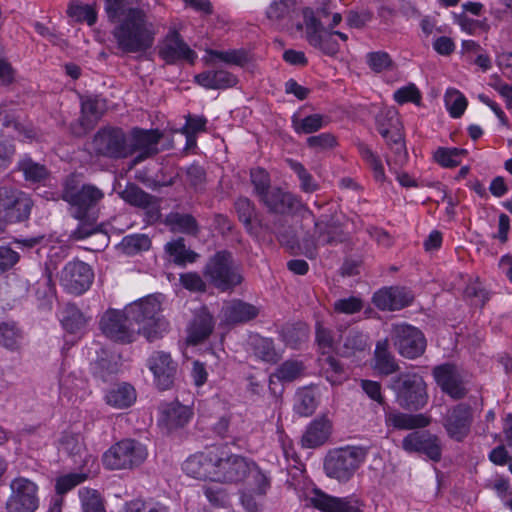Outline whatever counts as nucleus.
<instances>
[{
	"label": "nucleus",
	"instance_id": "f257e3e1",
	"mask_svg": "<svg viewBox=\"0 0 512 512\" xmlns=\"http://www.w3.org/2000/svg\"><path fill=\"white\" fill-rule=\"evenodd\" d=\"M104 9L110 22H118L112 30L117 48L126 54L144 53L155 41L156 27L146 11L139 7L141 0H104Z\"/></svg>",
	"mask_w": 512,
	"mask_h": 512
},
{
	"label": "nucleus",
	"instance_id": "f03ea898",
	"mask_svg": "<svg viewBox=\"0 0 512 512\" xmlns=\"http://www.w3.org/2000/svg\"><path fill=\"white\" fill-rule=\"evenodd\" d=\"M104 193L98 187L85 184L80 188L66 186L63 199L70 204L71 215L79 221L77 228L71 233L74 240H82L92 235H98L99 244L96 250L108 245L109 236L97 225L100 202Z\"/></svg>",
	"mask_w": 512,
	"mask_h": 512
},
{
	"label": "nucleus",
	"instance_id": "7ed1b4c3",
	"mask_svg": "<svg viewBox=\"0 0 512 512\" xmlns=\"http://www.w3.org/2000/svg\"><path fill=\"white\" fill-rule=\"evenodd\" d=\"M124 309L136 327L137 335L142 334L150 342L168 330L169 323L161 314V303L153 296L130 303Z\"/></svg>",
	"mask_w": 512,
	"mask_h": 512
},
{
	"label": "nucleus",
	"instance_id": "20e7f679",
	"mask_svg": "<svg viewBox=\"0 0 512 512\" xmlns=\"http://www.w3.org/2000/svg\"><path fill=\"white\" fill-rule=\"evenodd\" d=\"M331 3H324L314 11L311 8L303 10V18L306 32V40L314 48L319 49L329 56L336 55L339 50V44L333 39V33L326 29V22L329 20Z\"/></svg>",
	"mask_w": 512,
	"mask_h": 512
},
{
	"label": "nucleus",
	"instance_id": "39448f33",
	"mask_svg": "<svg viewBox=\"0 0 512 512\" xmlns=\"http://www.w3.org/2000/svg\"><path fill=\"white\" fill-rule=\"evenodd\" d=\"M389 388L395 395V402L404 410L418 411L428 402L427 384L418 373H399L391 379Z\"/></svg>",
	"mask_w": 512,
	"mask_h": 512
},
{
	"label": "nucleus",
	"instance_id": "423d86ee",
	"mask_svg": "<svg viewBox=\"0 0 512 512\" xmlns=\"http://www.w3.org/2000/svg\"><path fill=\"white\" fill-rule=\"evenodd\" d=\"M203 274L222 292L231 291L243 281L240 265L228 250L217 251L207 261Z\"/></svg>",
	"mask_w": 512,
	"mask_h": 512
},
{
	"label": "nucleus",
	"instance_id": "0eeeda50",
	"mask_svg": "<svg viewBox=\"0 0 512 512\" xmlns=\"http://www.w3.org/2000/svg\"><path fill=\"white\" fill-rule=\"evenodd\" d=\"M368 448L347 446L330 451L324 461V470L328 477L338 481H348L365 461Z\"/></svg>",
	"mask_w": 512,
	"mask_h": 512
},
{
	"label": "nucleus",
	"instance_id": "6e6552de",
	"mask_svg": "<svg viewBox=\"0 0 512 512\" xmlns=\"http://www.w3.org/2000/svg\"><path fill=\"white\" fill-rule=\"evenodd\" d=\"M144 444L134 439H124L112 445L102 457L104 466L110 470L133 469L147 458Z\"/></svg>",
	"mask_w": 512,
	"mask_h": 512
},
{
	"label": "nucleus",
	"instance_id": "1a4fd4ad",
	"mask_svg": "<svg viewBox=\"0 0 512 512\" xmlns=\"http://www.w3.org/2000/svg\"><path fill=\"white\" fill-rule=\"evenodd\" d=\"M315 239L305 238L302 242L303 254L314 259L317 256L318 245H334L345 240L342 225L333 213L323 214L314 223Z\"/></svg>",
	"mask_w": 512,
	"mask_h": 512
},
{
	"label": "nucleus",
	"instance_id": "9d476101",
	"mask_svg": "<svg viewBox=\"0 0 512 512\" xmlns=\"http://www.w3.org/2000/svg\"><path fill=\"white\" fill-rule=\"evenodd\" d=\"M59 262L58 253L49 249L46 260L41 266L42 276L37 280L35 290L36 308L42 318L53 314V306L57 298L53 274L57 270Z\"/></svg>",
	"mask_w": 512,
	"mask_h": 512
},
{
	"label": "nucleus",
	"instance_id": "9b49d317",
	"mask_svg": "<svg viewBox=\"0 0 512 512\" xmlns=\"http://www.w3.org/2000/svg\"><path fill=\"white\" fill-rule=\"evenodd\" d=\"M390 338L397 352L404 358L416 359L423 355L427 341L420 329L407 323H392Z\"/></svg>",
	"mask_w": 512,
	"mask_h": 512
},
{
	"label": "nucleus",
	"instance_id": "f8f14e48",
	"mask_svg": "<svg viewBox=\"0 0 512 512\" xmlns=\"http://www.w3.org/2000/svg\"><path fill=\"white\" fill-rule=\"evenodd\" d=\"M130 147L128 135L118 127L101 128L92 140V148L97 155L114 160L131 156Z\"/></svg>",
	"mask_w": 512,
	"mask_h": 512
},
{
	"label": "nucleus",
	"instance_id": "ddd939ff",
	"mask_svg": "<svg viewBox=\"0 0 512 512\" xmlns=\"http://www.w3.org/2000/svg\"><path fill=\"white\" fill-rule=\"evenodd\" d=\"M99 328L107 338L121 344L132 343L138 336L136 327L128 319L125 309L106 310L100 318Z\"/></svg>",
	"mask_w": 512,
	"mask_h": 512
},
{
	"label": "nucleus",
	"instance_id": "4468645a",
	"mask_svg": "<svg viewBox=\"0 0 512 512\" xmlns=\"http://www.w3.org/2000/svg\"><path fill=\"white\" fill-rule=\"evenodd\" d=\"M94 279L92 268L83 261L68 262L61 271L60 282L66 291L74 295L86 292Z\"/></svg>",
	"mask_w": 512,
	"mask_h": 512
},
{
	"label": "nucleus",
	"instance_id": "2eb2a0df",
	"mask_svg": "<svg viewBox=\"0 0 512 512\" xmlns=\"http://www.w3.org/2000/svg\"><path fill=\"white\" fill-rule=\"evenodd\" d=\"M158 55L168 65H174L182 61L193 64L197 58L196 52L189 47L174 28L168 31L160 43Z\"/></svg>",
	"mask_w": 512,
	"mask_h": 512
},
{
	"label": "nucleus",
	"instance_id": "dca6fc26",
	"mask_svg": "<svg viewBox=\"0 0 512 512\" xmlns=\"http://www.w3.org/2000/svg\"><path fill=\"white\" fill-rule=\"evenodd\" d=\"M402 448L408 453L425 455L433 462L442 458V443L440 438L427 430L413 431L402 439Z\"/></svg>",
	"mask_w": 512,
	"mask_h": 512
},
{
	"label": "nucleus",
	"instance_id": "f3484780",
	"mask_svg": "<svg viewBox=\"0 0 512 512\" xmlns=\"http://www.w3.org/2000/svg\"><path fill=\"white\" fill-rule=\"evenodd\" d=\"M472 423V408L465 403H459L448 409L443 418V427L447 435L457 442L463 441L469 435Z\"/></svg>",
	"mask_w": 512,
	"mask_h": 512
},
{
	"label": "nucleus",
	"instance_id": "a211bd4d",
	"mask_svg": "<svg viewBox=\"0 0 512 512\" xmlns=\"http://www.w3.org/2000/svg\"><path fill=\"white\" fill-rule=\"evenodd\" d=\"M163 133L158 129H141L135 127L128 135V145L131 146V155L138 152L134 163L142 162L159 152L158 145Z\"/></svg>",
	"mask_w": 512,
	"mask_h": 512
},
{
	"label": "nucleus",
	"instance_id": "6ab92c4d",
	"mask_svg": "<svg viewBox=\"0 0 512 512\" xmlns=\"http://www.w3.org/2000/svg\"><path fill=\"white\" fill-rule=\"evenodd\" d=\"M376 126L386 143L400 154L405 151L401 134V122L398 112L394 108H385L376 116Z\"/></svg>",
	"mask_w": 512,
	"mask_h": 512
},
{
	"label": "nucleus",
	"instance_id": "aec40b11",
	"mask_svg": "<svg viewBox=\"0 0 512 512\" xmlns=\"http://www.w3.org/2000/svg\"><path fill=\"white\" fill-rule=\"evenodd\" d=\"M147 366L153 373L158 389L168 390L175 381L178 364L164 351H155L147 359Z\"/></svg>",
	"mask_w": 512,
	"mask_h": 512
},
{
	"label": "nucleus",
	"instance_id": "412c9836",
	"mask_svg": "<svg viewBox=\"0 0 512 512\" xmlns=\"http://www.w3.org/2000/svg\"><path fill=\"white\" fill-rule=\"evenodd\" d=\"M250 461L240 455L231 454L224 457L223 453H219L214 482L237 483L243 481L248 475Z\"/></svg>",
	"mask_w": 512,
	"mask_h": 512
},
{
	"label": "nucleus",
	"instance_id": "4be33fe9",
	"mask_svg": "<svg viewBox=\"0 0 512 512\" xmlns=\"http://www.w3.org/2000/svg\"><path fill=\"white\" fill-rule=\"evenodd\" d=\"M59 451L71 459L75 468L85 469L95 465V458L88 453L83 437L78 433H63L59 441Z\"/></svg>",
	"mask_w": 512,
	"mask_h": 512
},
{
	"label": "nucleus",
	"instance_id": "5701e85b",
	"mask_svg": "<svg viewBox=\"0 0 512 512\" xmlns=\"http://www.w3.org/2000/svg\"><path fill=\"white\" fill-rule=\"evenodd\" d=\"M217 461H219L218 450L196 453L183 463V470L195 479L214 481Z\"/></svg>",
	"mask_w": 512,
	"mask_h": 512
},
{
	"label": "nucleus",
	"instance_id": "b1692460",
	"mask_svg": "<svg viewBox=\"0 0 512 512\" xmlns=\"http://www.w3.org/2000/svg\"><path fill=\"white\" fill-rule=\"evenodd\" d=\"M433 376L441 390L454 400H460L467 394L463 379L455 365L443 364L434 367Z\"/></svg>",
	"mask_w": 512,
	"mask_h": 512
},
{
	"label": "nucleus",
	"instance_id": "393cba45",
	"mask_svg": "<svg viewBox=\"0 0 512 512\" xmlns=\"http://www.w3.org/2000/svg\"><path fill=\"white\" fill-rule=\"evenodd\" d=\"M337 331L339 333L338 355L350 358L370 348L369 335L358 328H343L340 326L337 328Z\"/></svg>",
	"mask_w": 512,
	"mask_h": 512
},
{
	"label": "nucleus",
	"instance_id": "a878e982",
	"mask_svg": "<svg viewBox=\"0 0 512 512\" xmlns=\"http://www.w3.org/2000/svg\"><path fill=\"white\" fill-rule=\"evenodd\" d=\"M372 301L380 310L396 311L409 306L413 295L404 287H385L374 293Z\"/></svg>",
	"mask_w": 512,
	"mask_h": 512
},
{
	"label": "nucleus",
	"instance_id": "bb28decb",
	"mask_svg": "<svg viewBox=\"0 0 512 512\" xmlns=\"http://www.w3.org/2000/svg\"><path fill=\"white\" fill-rule=\"evenodd\" d=\"M270 212L277 214H294L299 208L303 207L300 197L282 190L281 188H272L262 199H260Z\"/></svg>",
	"mask_w": 512,
	"mask_h": 512
},
{
	"label": "nucleus",
	"instance_id": "cd10ccee",
	"mask_svg": "<svg viewBox=\"0 0 512 512\" xmlns=\"http://www.w3.org/2000/svg\"><path fill=\"white\" fill-rule=\"evenodd\" d=\"M12 494L7 501L8 512H32V482L16 478L11 483Z\"/></svg>",
	"mask_w": 512,
	"mask_h": 512
},
{
	"label": "nucleus",
	"instance_id": "c85d7f7f",
	"mask_svg": "<svg viewBox=\"0 0 512 512\" xmlns=\"http://www.w3.org/2000/svg\"><path fill=\"white\" fill-rule=\"evenodd\" d=\"M311 503L323 512H362L357 499L331 497L318 490H315Z\"/></svg>",
	"mask_w": 512,
	"mask_h": 512
},
{
	"label": "nucleus",
	"instance_id": "c756f323",
	"mask_svg": "<svg viewBox=\"0 0 512 512\" xmlns=\"http://www.w3.org/2000/svg\"><path fill=\"white\" fill-rule=\"evenodd\" d=\"M214 326V318L206 307L196 310L188 327V342L194 345L201 343L210 336Z\"/></svg>",
	"mask_w": 512,
	"mask_h": 512
},
{
	"label": "nucleus",
	"instance_id": "7c9ffc66",
	"mask_svg": "<svg viewBox=\"0 0 512 512\" xmlns=\"http://www.w3.org/2000/svg\"><path fill=\"white\" fill-rule=\"evenodd\" d=\"M195 82L205 89L223 90L237 85L238 78L225 69H210L194 77Z\"/></svg>",
	"mask_w": 512,
	"mask_h": 512
},
{
	"label": "nucleus",
	"instance_id": "2f4dec72",
	"mask_svg": "<svg viewBox=\"0 0 512 512\" xmlns=\"http://www.w3.org/2000/svg\"><path fill=\"white\" fill-rule=\"evenodd\" d=\"M431 418L426 414H408L400 411L385 412V424L397 430L422 429L430 425Z\"/></svg>",
	"mask_w": 512,
	"mask_h": 512
},
{
	"label": "nucleus",
	"instance_id": "473e14b6",
	"mask_svg": "<svg viewBox=\"0 0 512 512\" xmlns=\"http://www.w3.org/2000/svg\"><path fill=\"white\" fill-rule=\"evenodd\" d=\"M119 195L121 199L131 206L158 212L159 199L145 192L135 183H128Z\"/></svg>",
	"mask_w": 512,
	"mask_h": 512
},
{
	"label": "nucleus",
	"instance_id": "72a5a7b5",
	"mask_svg": "<svg viewBox=\"0 0 512 512\" xmlns=\"http://www.w3.org/2000/svg\"><path fill=\"white\" fill-rule=\"evenodd\" d=\"M106 111V102L97 97H88L81 103V131L78 133H86L91 130L100 120Z\"/></svg>",
	"mask_w": 512,
	"mask_h": 512
},
{
	"label": "nucleus",
	"instance_id": "f704fd0d",
	"mask_svg": "<svg viewBox=\"0 0 512 512\" xmlns=\"http://www.w3.org/2000/svg\"><path fill=\"white\" fill-rule=\"evenodd\" d=\"M222 313L225 323L238 324L256 318L259 309L250 303L234 300L222 308Z\"/></svg>",
	"mask_w": 512,
	"mask_h": 512
},
{
	"label": "nucleus",
	"instance_id": "c9c22d12",
	"mask_svg": "<svg viewBox=\"0 0 512 512\" xmlns=\"http://www.w3.org/2000/svg\"><path fill=\"white\" fill-rule=\"evenodd\" d=\"M374 369L385 376L394 374L400 369L395 356L390 351L389 340L387 338L376 343L374 350Z\"/></svg>",
	"mask_w": 512,
	"mask_h": 512
},
{
	"label": "nucleus",
	"instance_id": "e433bc0d",
	"mask_svg": "<svg viewBox=\"0 0 512 512\" xmlns=\"http://www.w3.org/2000/svg\"><path fill=\"white\" fill-rule=\"evenodd\" d=\"M191 417V409L179 402L167 403L162 407V420L169 430L184 427Z\"/></svg>",
	"mask_w": 512,
	"mask_h": 512
},
{
	"label": "nucleus",
	"instance_id": "4c0bfd02",
	"mask_svg": "<svg viewBox=\"0 0 512 512\" xmlns=\"http://www.w3.org/2000/svg\"><path fill=\"white\" fill-rule=\"evenodd\" d=\"M164 224L173 233L196 236L200 231L196 218L188 213L170 212L166 215Z\"/></svg>",
	"mask_w": 512,
	"mask_h": 512
},
{
	"label": "nucleus",
	"instance_id": "58836bf2",
	"mask_svg": "<svg viewBox=\"0 0 512 512\" xmlns=\"http://www.w3.org/2000/svg\"><path fill=\"white\" fill-rule=\"evenodd\" d=\"M330 423L326 419H315L306 428L302 436V446L306 448H315L323 445L330 434Z\"/></svg>",
	"mask_w": 512,
	"mask_h": 512
},
{
	"label": "nucleus",
	"instance_id": "ea45409f",
	"mask_svg": "<svg viewBox=\"0 0 512 512\" xmlns=\"http://www.w3.org/2000/svg\"><path fill=\"white\" fill-rule=\"evenodd\" d=\"M207 64L213 65L216 60L224 62L227 65H235L239 67L245 66L249 61V54L244 49H231L226 51L207 49Z\"/></svg>",
	"mask_w": 512,
	"mask_h": 512
},
{
	"label": "nucleus",
	"instance_id": "a19ab883",
	"mask_svg": "<svg viewBox=\"0 0 512 512\" xmlns=\"http://www.w3.org/2000/svg\"><path fill=\"white\" fill-rule=\"evenodd\" d=\"M164 249L172 262L178 266L194 263L199 257L198 253L186 247L185 239L182 237L166 243Z\"/></svg>",
	"mask_w": 512,
	"mask_h": 512
},
{
	"label": "nucleus",
	"instance_id": "79ce46f5",
	"mask_svg": "<svg viewBox=\"0 0 512 512\" xmlns=\"http://www.w3.org/2000/svg\"><path fill=\"white\" fill-rule=\"evenodd\" d=\"M105 398L110 406L124 409L136 401V391L132 385L122 383L110 389Z\"/></svg>",
	"mask_w": 512,
	"mask_h": 512
},
{
	"label": "nucleus",
	"instance_id": "37998d69",
	"mask_svg": "<svg viewBox=\"0 0 512 512\" xmlns=\"http://www.w3.org/2000/svg\"><path fill=\"white\" fill-rule=\"evenodd\" d=\"M60 322L67 332L76 333L85 326L86 319L75 304L67 303L60 312Z\"/></svg>",
	"mask_w": 512,
	"mask_h": 512
},
{
	"label": "nucleus",
	"instance_id": "c03bdc74",
	"mask_svg": "<svg viewBox=\"0 0 512 512\" xmlns=\"http://www.w3.org/2000/svg\"><path fill=\"white\" fill-rule=\"evenodd\" d=\"M281 338L286 345L292 348H298L309 338V327L303 322L286 324L281 329Z\"/></svg>",
	"mask_w": 512,
	"mask_h": 512
},
{
	"label": "nucleus",
	"instance_id": "a18cd8bd",
	"mask_svg": "<svg viewBox=\"0 0 512 512\" xmlns=\"http://www.w3.org/2000/svg\"><path fill=\"white\" fill-rule=\"evenodd\" d=\"M250 345L254 355L265 362L276 363L280 359L270 338L253 336L250 338Z\"/></svg>",
	"mask_w": 512,
	"mask_h": 512
},
{
	"label": "nucleus",
	"instance_id": "49530a36",
	"mask_svg": "<svg viewBox=\"0 0 512 512\" xmlns=\"http://www.w3.org/2000/svg\"><path fill=\"white\" fill-rule=\"evenodd\" d=\"M78 495L83 512H107L105 500L98 490L82 487Z\"/></svg>",
	"mask_w": 512,
	"mask_h": 512
},
{
	"label": "nucleus",
	"instance_id": "de8ad7c7",
	"mask_svg": "<svg viewBox=\"0 0 512 512\" xmlns=\"http://www.w3.org/2000/svg\"><path fill=\"white\" fill-rule=\"evenodd\" d=\"M151 239L146 234H131L123 237L119 249L126 255L133 256L149 250Z\"/></svg>",
	"mask_w": 512,
	"mask_h": 512
},
{
	"label": "nucleus",
	"instance_id": "09e8293b",
	"mask_svg": "<svg viewBox=\"0 0 512 512\" xmlns=\"http://www.w3.org/2000/svg\"><path fill=\"white\" fill-rule=\"evenodd\" d=\"M251 478V486L253 492L258 496L266 495L271 487L270 475L263 471L253 460L249 463L248 475Z\"/></svg>",
	"mask_w": 512,
	"mask_h": 512
},
{
	"label": "nucleus",
	"instance_id": "8fccbe9b",
	"mask_svg": "<svg viewBox=\"0 0 512 512\" xmlns=\"http://www.w3.org/2000/svg\"><path fill=\"white\" fill-rule=\"evenodd\" d=\"M81 472L77 473H69L63 476H60L56 480L55 490L57 492V496H60L72 490L77 485L83 483L90 476L91 469H80Z\"/></svg>",
	"mask_w": 512,
	"mask_h": 512
},
{
	"label": "nucleus",
	"instance_id": "3c124183",
	"mask_svg": "<svg viewBox=\"0 0 512 512\" xmlns=\"http://www.w3.org/2000/svg\"><path fill=\"white\" fill-rule=\"evenodd\" d=\"M366 64L374 73L392 71L396 67L395 62L386 51H373L367 53Z\"/></svg>",
	"mask_w": 512,
	"mask_h": 512
},
{
	"label": "nucleus",
	"instance_id": "603ef678",
	"mask_svg": "<svg viewBox=\"0 0 512 512\" xmlns=\"http://www.w3.org/2000/svg\"><path fill=\"white\" fill-rule=\"evenodd\" d=\"M467 151L461 148L439 147L434 152L435 161L445 168H454L461 163V157L465 156Z\"/></svg>",
	"mask_w": 512,
	"mask_h": 512
},
{
	"label": "nucleus",
	"instance_id": "864d4df0",
	"mask_svg": "<svg viewBox=\"0 0 512 512\" xmlns=\"http://www.w3.org/2000/svg\"><path fill=\"white\" fill-rule=\"evenodd\" d=\"M323 369L327 381L332 385H340L348 377L342 363L332 355L325 358Z\"/></svg>",
	"mask_w": 512,
	"mask_h": 512
},
{
	"label": "nucleus",
	"instance_id": "5fc2aeb1",
	"mask_svg": "<svg viewBox=\"0 0 512 512\" xmlns=\"http://www.w3.org/2000/svg\"><path fill=\"white\" fill-rule=\"evenodd\" d=\"M31 204L26 198L16 196V201L12 203L11 207L4 213L6 222L15 223L27 220L30 215Z\"/></svg>",
	"mask_w": 512,
	"mask_h": 512
},
{
	"label": "nucleus",
	"instance_id": "6e6d98bb",
	"mask_svg": "<svg viewBox=\"0 0 512 512\" xmlns=\"http://www.w3.org/2000/svg\"><path fill=\"white\" fill-rule=\"evenodd\" d=\"M294 12V0H274L268 7L266 14L270 20L282 21L291 18Z\"/></svg>",
	"mask_w": 512,
	"mask_h": 512
},
{
	"label": "nucleus",
	"instance_id": "4d7b16f0",
	"mask_svg": "<svg viewBox=\"0 0 512 512\" xmlns=\"http://www.w3.org/2000/svg\"><path fill=\"white\" fill-rule=\"evenodd\" d=\"M123 512H169V507L154 499H134L125 503Z\"/></svg>",
	"mask_w": 512,
	"mask_h": 512
},
{
	"label": "nucleus",
	"instance_id": "13d9d810",
	"mask_svg": "<svg viewBox=\"0 0 512 512\" xmlns=\"http://www.w3.org/2000/svg\"><path fill=\"white\" fill-rule=\"evenodd\" d=\"M287 162L289 167L298 176L300 181V188L303 192L313 193L319 189V184L300 162L292 159L287 160Z\"/></svg>",
	"mask_w": 512,
	"mask_h": 512
},
{
	"label": "nucleus",
	"instance_id": "bf43d9fd",
	"mask_svg": "<svg viewBox=\"0 0 512 512\" xmlns=\"http://www.w3.org/2000/svg\"><path fill=\"white\" fill-rule=\"evenodd\" d=\"M315 341L322 354H329L334 349L333 331L320 320L315 323Z\"/></svg>",
	"mask_w": 512,
	"mask_h": 512
},
{
	"label": "nucleus",
	"instance_id": "052dcab7",
	"mask_svg": "<svg viewBox=\"0 0 512 512\" xmlns=\"http://www.w3.org/2000/svg\"><path fill=\"white\" fill-rule=\"evenodd\" d=\"M445 105L453 118H459L467 108L465 96L456 89H448L444 96Z\"/></svg>",
	"mask_w": 512,
	"mask_h": 512
},
{
	"label": "nucleus",
	"instance_id": "680f3d73",
	"mask_svg": "<svg viewBox=\"0 0 512 512\" xmlns=\"http://www.w3.org/2000/svg\"><path fill=\"white\" fill-rule=\"evenodd\" d=\"M325 118L320 114H312L303 119L293 118V127L300 134H311L325 126Z\"/></svg>",
	"mask_w": 512,
	"mask_h": 512
},
{
	"label": "nucleus",
	"instance_id": "e2e57ef3",
	"mask_svg": "<svg viewBox=\"0 0 512 512\" xmlns=\"http://www.w3.org/2000/svg\"><path fill=\"white\" fill-rule=\"evenodd\" d=\"M235 210L239 221L243 223L248 233H253L252 217L255 214L254 204L246 197H240L235 201Z\"/></svg>",
	"mask_w": 512,
	"mask_h": 512
},
{
	"label": "nucleus",
	"instance_id": "0e129e2a",
	"mask_svg": "<svg viewBox=\"0 0 512 512\" xmlns=\"http://www.w3.org/2000/svg\"><path fill=\"white\" fill-rule=\"evenodd\" d=\"M317 406L314 393L309 389L300 390L295 397L294 409L301 416L311 415Z\"/></svg>",
	"mask_w": 512,
	"mask_h": 512
},
{
	"label": "nucleus",
	"instance_id": "69168bd1",
	"mask_svg": "<svg viewBox=\"0 0 512 512\" xmlns=\"http://www.w3.org/2000/svg\"><path fill=\"white\" fill-rule=\"evenodd\" d=\"M250 177L254 193L260 200L272 189L270 176L264 169L256 168L251 170Z\"/></svg>",
	"mask_w": 512,
	"mask_h": 512
},
{
	"label": "nucleus",
	"instance_id": "338daca9",
	"mask_svg": "<svg viewBox=\"0 0 512 512\" xmlns=\"http://www.w3.org/2000/svg\"><path fill=\"white\" fill-rule=\"evenodd\" d=\"M302 371L303 365L301 362L288 360L277 368L274 375L282 382H291L297 379Z\"/></svg>",
	"mask_w": 512,
	"mask_h": 512
},
{
	"label": "nucleus",
	"instance_id": "774afa93",
	"mask_svg": "<svg viewBox=\"0 0 512 512\" xmlns=\"http://www.w3.org/2000/svg\"><path fill=\"white\" fill-rule=\"evenodd\" d=\"M20 337V331L14 323H0V345L8 349H15Z\"/></svg>",
	"mask_w": 512,
	"mask_h": 512
}]
</instances>
